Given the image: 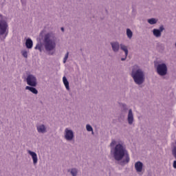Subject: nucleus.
Instances as JSON below:
<instances>
[{"label":"nucleus","instance_id":"1","mask_svg":"<svg viewBox=\"0 0 176 176\" xmlns=\"http://www.w3.org/2000/svg\"><path fill=\"white\" fill-rule=\"evenodd\" d=\"M45 32L46 31L44 30L40 32L38 38L40 41H43V43H37L34 49L35 50H38L40 53H42V52H43V47H44L45 53L49 56H53L57 46V36H56V34L52 32L45 33Z\"/></svg>","mask_w":176,"mask_h":176},{"label":"nucleus","instance_id":"2","mask_svg":"<svg viewBox=\"0 0 176 176\" xmlns=\"http://www.w3.org/2000/svg\"><path fill=\"white\" fill-rule=\"evenodd\" d=\"M111 153L118 164L124 166L130 163V155L126 148V145L120 142L116 144V140H113L110 144Z\"/></svg>","mask_w":176,"mask_h":176},{"label":"nucleus","instance_id":"3","mask_svg":"<svg viewBox=\"0 0 176 176\" xmlns=\"http://www.w3.org/2000/svg\"><path fill=\"white\" fill-rule=\"evenodd\" d=\"M131 76L133 79L135 85L138 86L145 82V72L138 65H135L132 67Z\"/></svg>","mask_w":176,"mask_h":176},{"label":"nucleus","instance_id":"4","mask_svg":"<svg viewBox=\"0 0 176 176\" xmlns=\"http://www.w3.org/2000/svg\"><path fill=\"white\" fill-rule=\"evenodd\" d=\"M120 105L122 112H127L128 111L126 120L128 124H129V126H132V124L134 123V113H133V109H129V107H127V104L124 103H121Z\"/></svg>","mask_w":176,"mask_h":176},{"label":"nucleus","instance_id":"5","mask_svg":"<svg viewBox=\"0 0 176 176\" xmlns=\"http://www.w3.org/2000/svg\"><path fill=\"white\" fill-rule=\"evenodd\" d=\"M8 34H9V25L8 22L3 21H0V39L1 41H5L6 39V36H8ZM2 35H4L2 37Z\"/></svg>","mask_w":176,"mask_h":176},{"label":"nucleus","instance_id":"6","mask_svg":"<svg viewBox=\"0 0 176 176\" xmlns=\"http://www.w3.org/2000/svg\"><path fill=\"white\" fill-rule=\"evenodd\" d=\"M64 138L66 141L71 142V141H74V140H75V133H74L72 129L65 128L64 131Z\"/></svg>","mask_w":176,"mask_h":176},{"label":"nucleus","instance_id":"7","mask_svg":"<svg viewBox=\"0 0 176 176\" xmlns=\"http://www.w3.org/2000/svg\"><path fill=\"white\" fill-rule=\"evenodd\" d=\"M156 71L160 76H166L167 75V65L166 63L158 64L156 67Z\"/></svg>","mask_w":176,"mask_h":176},{"label":"nucleus","instance_id":"8","mask_svg":"<svg viewBox=\"0 0 176 176\" xmlns=\"http://www.w3.org/2000/svg\"><path fill=\"white\" fill-rule=\"evenodd\" d=\"M26 82L28 86H32V87H36L38 85L36 77L32 74H29L27 76Z\"/></svg>","mask_w":176,"mask_h":176},{"label":"nucleus","instance_id":"9","mask_svg":"<svg viewBox=\"0 0 176 176\" xmlns=\"http://www.w3.org/2000/svg\"><path fill=\"white\" fill-rule=\"evenodd\" d=\"M163 31H164V26L163 25H161L159 29L155 28L153 30L152 32L155 38H160V36H162V32Z\"/></svg>","mask_w":176,"mask_h":176},{"label":"nucleus","instance_id":"10","mask_svg":"<svg viewBox=\"0 0 176 176\" xmlns=\"http://www.w3.org/2000/svg\"><path fill=\"white\" fill-rule=\"evenodd\" d=\"M110 45L114 53L119 52V50H120V44L118 41L111 42Z\"/></svg>","mask_w":176,"mask_h":176},{"label":"nucleus","instance_id":"11","mask_svg":"<svg viewBox=\"0 0 176 176\" xmlns=\"http://www.w3.org/2000/svg\"><path fill=\"white\" fill-rule=\"evenodd\" d=\"M171 146H172V155L174 159H175V160L173 161V168H176V140L175 141V142L172 143Z\"/></svg>","mask_w":176,"mask_h":176},{"label":"nucleus","instance_id":"12","mask_svg":"<svg viewBox=\"0 0 176 176\" xmlns=\"http://www.w3.org/2000/svg\"><path fill=\"white\" fill-rule=\"evenodd\" d=\"M28 153L32 157V159L33 160V164H36L38 163V155H36V153L28 150Z\"/></svg>","mask_w":176,"mask_h":176},{"label":"nucleus","instance_id":"13","mask_svg":"<svg viewBox=\"0 0 176 176\" xmlns=\"http://www.w3.org/2000/svg\"><path fill=\"white\" fill-rule=\"evenodd\" d=\"M120 49L125 53V57L121 58V61H126V58H127V56H129V50L127 49V46L124 44H120Z\"/></svg>","mask_w":176,"mask_h":176},{"label":"nucleus","instance_id":"14","mask_svg":"<svg viewBox=\"0 0 176 176\" xmlns=\"http://www.w3.org/2000/svg\"><path fill=\"white\" fill-rule=\"evenodd\" d=\"M144 167V164L138 161L135 163V169L137 173H142V168Z\"/></svg>","mask_w":176,"mask_h":176},{"label":"nucleus","instance_id":"15","mask_svg":"<svg viewBox=\"0 0 176 176\" xmlns=\"http://www.w3.org/2000/svg\"><path fill=\"white\" fill-rule=\"evenodd\" d=\"M36 130H37L38 133H40L41 134H45V133L47 132L46 126H45V124H40V125L36 126Z\"/></svg>","mask_w":176,"mask_h":176},{"label":"nucleus","instance_id":"16","mask_svg":"<svg viewBox=\"0 0 176 176\" xmlns=\"http://www.w3.org/2000/svg\"><path fill=\"white\" fill-rule=\"evenodd\" d=\"M67 171L71 174L72 176H78L79 175V169L77 168H72Z\"/></svg>","mask_w":176,"mask_h":176},{"label":"nucleus","instance_id":"17","mask_svg":"<svg viewBox=\"0 0 176 176\" xmlns=\"http://www.w3.org/2000/svg\"><path fill=\"white\" fill-rule=\"evenodd\" d=\"M25 46L27 49H32V46H34V42H32L31 38L26 39Z\"/></svg>","mask_w":176,"mask_h":176},{"label":"nucleus","instance_id":"18","mask_svg":"<svg viewBox=\"0 0 176 176\" xmlns=\"http://www.w3.org/2000/svg\"><path fill=\"white\" fill-rule=\"evenodd\" d=\"M25 90H29L33 94H38V89L35 88V87L32 86H26L25 87Z\"/></svg>","mask_w":176,"mask_h":176},{"label":"nucleus","instance_id":"19","mask_svg":"<svg viewBox=\"0 0 176 176\" xmlns=\"http://www.w3.org/2000/svg\"><path fill=\"white\" fill-rule=\"evenodd\" d=\"M63 85H65V87H66V89L69 91V82H68V80L67 79V77L63 76Z\"/></svg>","mask_w":176,"mask_h":176},{"label":"nucleus","instance_id":"20","mask_svg":"<svg viewBox=\"0 0 176 176\" xmlns=\"http://www.w3.org/2000/svg\"><path fill=\"white\" fill-rule=\"evenodd\" d=\"M147 22H148V24H150L151 25H153L157 23V19L156 18L148 19H147Z\"/></svg>","mask_w":176,"mask_h":176},{"label":"nucleus","instance_id":"21","mask_svg":"<svg viewBox=\"0 0 176 176\" xmlns=\"http://www.w3.org/2000/svg\"><path fill=\"white\" fill-rule=\"evenodd\" d=\"M126 36L129 39H131L133 38V32L130 29H126Z\"/></svg>","mask_w":176,"mask_h":176},{"label":"nucleus","instance_id":"22","mask_svg":"<svg viewBox=\"0 0 176 176\" xmlns=\"http://www.w3.org/2000/svg\"><path fill=\"white\" fill-rule=\"evenodd\" d=\"M69 56V52H67L65 55V57L63 58V64H65L67 63V60H68V56Z\"/></svg>","mask_w":176,"mask_h":176},{"label":"nucleus","instance_id":"23","mask_svg":"<svg viewBox=\"0 0 176 176\" xmlns=\"http://www.w3.org/2000/svg\"><path fill=\"white\" fill-rule=\"evenodd\" d=\"M86 129H87V131H92V134L94 133V132H93V127L91 126L90 124H87V125H86Z\"/></svg>","mask_w":176,"mask_h":176},{"label":"nucleus","instance_id":"24","mask_svg":"<svg viewBox=\"0 0 176 176\" xmlns=\"http://www.w3.org/2000/svg\"><path fill=\"white\" fill-rule=\"evenodd\" d=\"M21 54L25 58H27L28 57V52L25 50L22 51Z\"/></svg>","mask_w":176,"mask_h":176},{"label":"nucleus","instance_id":"25","mask_svg":"<svg viewBox=\"0 0 176 176\" xmlns=\"http://www.w3.org/2000/svg\"><path fill=\"white\" fill-rule=\"evenodd\" d=\"M3 15L0 14V21H3Z\"/></svg>","mask_w":176,"mask_h":176},{"label":"nucleus","instance_id":"26","mask_svg":"<svg viewBox=\"0 0 176 176\" xmlns=\"http://www.w3.org/2000/svg\"><path fill=\"white\" fill-rule=\"evenodd\" d=\"M60 30L63 31V32H64V28H61Z\"/></svg>","mask_w":176,"mask_h":176},{"label":"nucleus","instance_id":"27","mask_svg":"<svg viewBox=\"0 0 176 176\" xmlns=\"http://www.w3.org/2000/svg\"><path fill=\"white\" fill-rule=\"evenodd\" d=\"M21 3H22V4L24 5V1L21 0Z\"/></svg>","mask_w":176,"mask_h":176}]
</instances>
